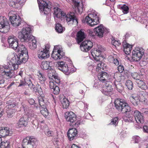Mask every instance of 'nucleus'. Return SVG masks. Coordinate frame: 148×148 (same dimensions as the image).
I'll return each mask as SVG.
<instances>
[{"label":"nucleus","mask_w":148,"mask_h":148,"mask_svg":"<svg viewBox=\"0 0 148 148\" xmlns=\"http://www.w3.org/2000/svg\"><path fill=\"white\" fill-rule=\"evenodd\" d=\"M116 108L119 112L123 113H126L130 112L132 114L133 111L131 112V107L125 101L122 99H116L114 102Z\"/></svg>","instance_id":"nucleus-1"},{"label":"nucleus","mask_w":148,"mask_h":148,"mask_svg":"<svg viewBox=\"0 0 148 148\" xmlns=\"http://www.w3.org/2000/svg\"><path fill=\"white\" fill-rule=\"evenodd\" d=\"M20 57L19 54H16L13 53L11 55V59L10 62L11 64H9L8 66H3L4 68H7L10 71H12L14 72L15 70H16L18 68V64H21Z\"/></svg>","instance_id":"nucleus-2"},{"label":"nucleus","mask_w":148,"mask_h":148,"mask_svg":"<svg viewBox=\"0 0 148 148\" xmlns=\"http://www.w3.org/2000/svg\"><path fill=\"white\" fill-rule=\"evenodd\" d=\"M15 72L12 71H10L8 69V68H4L3 66L0 68V85L4 83L5 78L9 79L15 78Z\"/></svg>","instance_id":"nucleus-3"},{"label":"nucleus","mask_w":148,"mask_h":148,"mask_svg":"<svg viewBox=\"0 0 148 148\" xmlns=\"http://www.w3.org/2000/svg\"><path fill=\"white\" fill-rule=\"evenodd\" d=\"M31 29L29 27H25L18 34V37L22 42H28L31 39H34V37L31 34Z\"/></svg>","instance_id":"nucleus-4"},{"label":"nucleus","mask_w":148,"mask_h":148,"mask_svg":"<svg viewBox=\"0 0 148 148\" xmlns=\"http://www.w3.org/2000/svg\"><path fill=\"white\" fill-rule=\"evenodd\" d=\"M99 14L95 11L89 14L86 17L85 20H82V21L83 23L86 22L88 25L93 27L99 23Z\"/></svg>","instance_id":"nucleus-5"},{"label":"nucleus","mask_w":148,"mask_h":148,"mask_svg":"<svg viewBox=\"0 0 148 148\" xmlns=\"http://www.w3.org/2000/svg\"><path fill=\"white\" fill-rule=\"evenodd\" d=\"M39 9L45 14H47L52 9L51 2L47 0H38Z\"/></svg>","instance_id":"nucleus-6"},{"label":"nucleus","mask_w":148,"mask_h":148,"mask_svg":"<svg viewBox=\"0 0 148 148\" xmlns=\"http://www.w3.org/2000/svg\"><path fill=\"white\" fill-rule=\"evenodd\" d=\"M65 117L67 121L69 122L70 125L74 127H77L80 125V121H77L76 115L72 112H67L65 114Z\"/></svg>","instance_id":"nucleus-7"},{"label":"nucleus","mask_w":148,"mask_h":148,"mask_svg":"<svg viewBox=\"0 0 148 148\" xmlns=\"http://www.w3.org/2000/svg\"><path fill=\"white\" fill-rule=\"evenodd\" d=\"M145 50L141 47H136L132 51L131 62H138L142 58L144 54Z\"/></svg>","instance_id":"nucleus-8"},{"label":"nucleus","mask_w":148,"mask_h":148,"mask_svg":"<svg viewBox=\"0 0 148 148\" xmlns=\"http://www.w3.org/2000/svg\"><path fill=\"white\" fill-rule=\"evenodd\" d=\"M48 76L50 79L49 82V87L51 89H52L55 86H56L55 83L59 85L60 82V77L57 74L54 73V74L49 73Z\"/></svg>","instance_id":"nucleus-9"},{"label":"nucleus","mask_w":148,"mask_h":148,"mask_svg":"<svg viewBox=\"0 0 148 148\" xmlns=\"http://www.w3.org/2000/svg\"><path fill=\"white\" fill-rule=\"evenodd\" d=\"M35 80L34 79L31 78L27 80V84L29 86L31 89H33L36 93H38L40 95L43 94L42 90L40 86L38 84H37L35 87L34 84L35 83Z\"/></svg>","instance_id":"nucleus-10"},{"label":"nucleus","mask_w":148,"mask_h":148,"mask_svg":"<svg viewBox=\"0 0 148 148\" xmlns=\"http://www.w3.org/2000/svg\"><path fill=\"white\" fill-rule=\"evenodd\" d=\"M61 14L60 16V17L61 18H66V21L69 24H77L78 23L76 17L73 15H67L64 12L61 11Z\"/></svg>","instance_id":"nucleus-11"},{"label":"nucleus","mask_w":148,"mask_h":148,"mask_svg":"<svg viewBox=\"0 0 148 148\" xmlns=\"http://www.w3.org/2000/svg\"><path fill=\"white\" fill-rule=\"evenodd\" d=\"M59 48V46H54L51 54L52 58L55 60L60 59L64 57V53Z\"/></svg>","instance_id":"nucleus-12"},{"label":"nucleus","mask_w":148,"mask_h":148,"mask_svg":"<svg viewBox=\"0 0 148 148\" xmlns=\"http://www.w3.org/2000/svg\"><path fill=\"white\" fill-rule=\"evenodd\" d=\"M109 32V29L104 27L102 25H101L94 29L95 33L100 37H102L104 34H108Z\"/></svg>","instance_id":"nucleus-13"},{"label":"nucleus","mask_w":148,"mask_h":148,"mask_svg":"<svg viewBox=\"0 0 148 148\" xmlns=\"http://www.w3.org/2000/svg\"><path fill=\"white\" fill-rule=\"evenodd\" d=\"M93 46V43L91 41L86 40L81 43L80 47L82 51L86 52L90 50Z\"/></svg>","instance_id":"nucleus-14"},{"label":"nucleus","mask_w":148,"mask_h":148,"mask_svg":"<svg viewBox=\"0 0 148 148\" xmlns=\"http://www.w3.org/2000/svg\"><path fill=\"white\" fill-rule=\"evenodd\" d=\"M30 118L27 115H24L21 118L17 123V127L20 128L25 127L27 125Z\"/></svg>","instance_id":"nucleus-15"},{"label":"nucleus","mask_w":148,"mask_h":148,"mask_svg":"<svg viewBox=\"0 0 148 148\" xmlns=\"http://www.w3.org/2000/svg\"><path fill=\"white\" fill-rule=\"evenodd\" d=\"M8 41L10 47L15 50V49L17 48L18 45L16 38L13 36H10L8 37Z\"/></svg>","instance_id":"nucleus-16"},{"label":"nucleus","mask_w":148,"mask_h":148,"mask_svg":"<svg viewBox=\"0 0 148 148\" xmlns=\"http://www.w3.org/2000/svg\"><path fill=\"white\" fill-rule=\"evenodd\" d=\"M10 19L11 23L13 26L16 27L21 23V19L18 15H14L12 16H10Z\"/></svg>","instance_id":"nucleus-17"},{"label":"nucleus","mask_w":148,"mask_h":148,"mask_svg":"<svg viewBox=\"0 0 148 148\" xmlns=\"http://www.w3.org/2000/svg\"><path fill=\"white\" fill-rule=\"evenodd\" d=\"M133 113L135 120L137 123H142L144 122V117L142 113L137 110L134 111Z\"/></svg>","instance_id":"nucleus-18"},{"label":"nucleus","mask_w":148,"mask_h":148,"mask_svg":"<svg viewBox=\"0 0 148 148\" xmlns=\"http://www.w3.org/2000/svg\"><path fill=\"white\" fill-rule=\"evenodd\" d=\"M112 83L110 81H107L103 87L102 92L104 94L108 95L109 92H110L112 90Z\"/></svg>","instance_id":"nucleus-19"},{"label":"nucleus","mask_w":148,"mask_h":148,"mask_svg":"<svg viewBox=\"0 0 148 148\" xmlns=\"http://www.w3.org/2000/svg\"><path fill=\"white\" fill-rule=\"evenodd\" d=\"M51 63H52L51 62L43 61L41 63V67L43 69L49 70L52 73V74H54L55 71L52 68Z\"/></svg>","instance_id":"nucleus-20"},{"label":"nucleus","mask_w":148,"mask_h":148,"mask_svg":"<svg viewBox=\"0 0 148 148\" xmlns=\"http://www.w3.org/2000/svg\"><path fill=\"white\" fill-rule=\"evenodd\" d=\"M105 49L103 47L99 45H97L96 48L92 50L91 54L92 56L95 55L96 56H100L102 52L105 51Z\"/></svg>","instance_id":"nucleus-21"},{"label":"nucleus","mask_w":148,"mask_h":148,"mask_svg":"<svg viewBox=\"0 0 148 148\" xmlns=\"http://www.w3.org/2000/svg\"><path fill=\"white\" fill-rule=\"evenodd\" d=\"M77 130L75 128L70 129L67 133V135L70 141L74 140L77 134Z\"/></svg>","instance_id":"nucleus-22"},{"label":"nucleus","mask_w":148,"mask_h":148,"mask_svg":"<svg viewBox=\"0 0 148 148\" xmlns=\"http://www.w3.org/2000/svg\"><path fill=\"white\" fill-rule=\"evenodd\" d=\"M110 76L106 72H102L101 73L99 74L98 75V78L99 80L103 83L106 82L108 81L110 79Z\"/></svg>","instance_id":"nucleus-23"},{"label":"nucleus","mask_w":148,"mask_h":148,"mask_svg":"<svg viewBox=\"0 0 148 148\" xmlns=\"http://www.w3.org/2000/svg\"><path fill=\"white\" fill-rule=\"evenodd\" d=\"M58 64V69L63 72L64 73H67L68 71V67L67 64L63 61L59 62Z\"/></svg>","instance_id":"nucleus-24"},{"label":"nucleus","mask_w":148,"mask_h":148,"mask_svg":"<svg viewBox=\"0 0 148 148\" xmlns=\"http://www.w3.org/2000/svg\"><path fill=\"white\" fill-rule=\"evenodd\" d=\"M131 102L134 106H137L140 105V102H145L146 99L144 98L143 100L140 99L137 97L132 96L130 97Z\"/></svg>","instance_id":"nucleus-25"},{"label":"nucleus","mask_w":148,"mask_h":148,"mask_svg":"<svg viewBox=\"0 0 148 148\" xmlns=\"http://www.w3.org/2000/svg\"><path fill=\"white\" fill-rule=\"evenodd\" d=\"M9 5L13 8H17L19 5H22L23 1L22 0H10L9 1Z\"/></svg>","instance_id":"nucleus-26"},{"label":"nucleus","mask_w":148,"mask_h":148,"mask_svg":"<svg viewBox=\"0 0 148 148\" xmlns=\"http://www.w3.org/2000/svg\"><path fill=\"white\" fill-rule=\"evenodd\" d=\"M9 128L7 127H1L0 129V136L2 137H5L7 136H10L11 134L10 133Z\"/></svg>","instance_id":"nucleus-27"},{"label":"nucleus","mask_w":148,"mask_h":148,"mask_svg":"<svg viewBox=\"0 0 148 148\" xmlns=\"http://www.w3.org/2000/svg\"><path fill=\"white\" fill-rule=\"evenodd\" d=\"M38 57L40 59L47 58L49 56V52H47L44 49L39 50L38 51Z\"/></svg>","instance_id":"nucleus-28"},{"label":"nucleus","mask_w":148,"mask_h":148,"mask_svg":"<svg viewBox=\"0 0 148 148\" xmlns=\"http://www.w3.org/2000/svg\"><path fill=\"white\" fill-rule=\"evenodd\" d=\"M16 51L19 52V55L28 53V51L25 46L22 44L18 45L16 49H15Z\"/></svg>","instance_id":"nucleus-29"},{"label":"nucleus","mask_w":148,"mask_h":148,"mask_svg":"<svg viewBox=\"0 0 148 148\" xmlns=\"http://www.w3.org/2000/svg\"><path fill=\"white\" fill-rule=\"evenodd\" d=\"M138 86L141 89L145 90L148 88V86L143 81L140 79H137L136 81Z\"/></svg>","instance_id":"nucleus-30"},{"label":"nucleus","mask_w":148,"mask_h":148,"mask_svg":"<svg viewBox=\"0 0 148 148\" xmlns=\"http://www.w3.org/2000/svg\"><path fill=\"white\" fill-rule=\"evenodd\" d=\"M8 24V21L5 17L0 16V29L3 28Z\"/></svg>","instance_id":"nucleus-31"},{"label":"nucleus","mask_w":148,"mask_h":148,"mask_svg":"<svg viewBox=\"0 0 148 148\" xmlns=\"http://www.w3.org/2000/svg\"><path fill=\"white\" fill-rule=\"evenodd\" d=\"M123 50L125 53L127 55H129L131 53L132 46L130 45L125 42L123 43Z\"/></svg>","instance_id":"nucleus-32"},{"label":"nucleus","mask_w":148,"mask_h":148,"mask_svg":"<svg viewBox=\"0 0 148 148\" xmlns=\"http://www.w3.org/2000/svg\"><path fill=\"white\" fill-rule=\"evenodd\" d=\"M77 42L79 44L85 38L84 33L81 31H79L77 34Z\"/></svg>","instance_id":"nucleus-33"},{"label":"nucleus","mask_w":148,"mask_h":148,"mask_svg":"<svg viewBox=\"0 0 148 148\" xmlns=\"http://www.w3.org/2000/svg\"><path fill=\"white\" fill-rule=\"evenodd\" d=\"M29 43V47L31 50H34L36 48V42L37 41L36 40L34 39H31Z\"/></svg>","instance_id":"nucleus-34"},{"label":"nucleus","mask_w":148,"mask_h":148,"mask_svg":"<svg viewBox=\"0 0 148 148\" xmlns=\"http://www.w3.org/2000/svg\"><path fill=\"white\" fill-rule=\"evenodd\" d=\"M54 17L55 18V17L59 18L60 17V16L61 14V10L58 8V7H55L53 8Z\"/></svg>","instance_id":"nucleus-35"},{"label":"nucleus","mask_w":148,"mask_h":148,"mask_svg":"<svg viewBox=\"0 0 148 148\" xmlns=\"http://www.w3.org/2000/svg\"><path fill=\"white\" fill-rule=\"evenodd\" d=\"M61 102L63 108L66 109L69 105V102L68 100L64 97L61 100Z\"/></svg>","instance_id":"nucleus-36"},{"label":"nucleus","mask_w":148,"mask_h":148,"mask_svg":"<svg viewBox=\"0 0 148 148\" xmlns=\"http://www.w3.org/2000/svg\"><path fill=\"white\" fill-rule=\"evenodd\" d=\"M19 56L21 59V64L22 63H25L28 59L29 56L28 53L19 55Z\"/></svg>","instance_id":"nucleus-37"},{"label":"nucleus","mask_w":148,"mask_h":148,"mask_svg":"<svg viewBox=\"0 0 148 148\" xmlns=\"http://www.w3.org/2000/svg\"><path fill=\"white\" fill-rule=\"evenodd\" d=\"M6 112L7 116L9 118H12L15 112V110L10 108H6Z\"/></svg>","instance_id":"nucleus-38"},{"label":"nucleus","mask_w":148,"mask_h":148,"mask_svg":"<svg viewBox=\"0 0 148 148\" xmlns=\"http://www.w3.org/2000/svg\"><path fill=\"white\" fill-rule=\"evenodd\" d=\"M55 29L58 33H62L65 30V28L63 27L62 25L60 23H57L55 26Z\"/></svg>","instance_id":"nucleus-39"},{"label":"nucleus","mask_w":148,"mask_h":148,"mask_svg":"<svg viewBox=\"0 0 148 148\" xmlns=\"http://www.w3.org/2000/svg\"><path fill=\"white\" fill-rule=\"evenodd\" d=\"M8 104L6 106V108H14L16 106V103L13 99H11L6 102Z\"/></svg>","instance_id":"nucleus-40"},{"label":"nucleus","mask_w":148,"mask_h":148,"mask_svg":"<svg viewBox=\"0 0 148 148\" xmlns=\"http://www.w3.org/2000/svg\"><path fill=\"white\" fill-rule=\"evenodd\" d=\"M10 143L8 140H5L3 142L1 140V143H0V148H9Z\"/></svg>","instance_id":"nucleus-41"},{"label":"nucleus","mask_w":148,"mask_h":148,"mask_svg":"<svg viewBox=\"0 0 148 148\" xmlns=\"http://www.w3.org/2000/svg\"><path fill=\"white\" fill-rule=\"evenodd\" d=\"M38 73V75L40 83L41 84L44 85L45 82L46 80L45 77L43 74L40 72H39Z\"/></svg>","instance_id":"nucleus-42"},{"label":"nucleus","mask_w":148,"mask_h":148,"mask_svg":"<svg viewBox=\"0 0 148 148\" xmlns=\"http://www.w3.org/2000/svg\"><path fill=\"white\" fill-rule=\"evenodd\" d=\"M40 112L41 114L45 117H46L48 115V111L46 108V106L45 107L43 106V107H42L41 109Z\"/></svg>","instance_id":"nucleus-43"},{"label":"nucleus","mask_w":148,"mask_h":148,"mask_svg":"<svg viewBox=\"0 0 148 148\" xmlns=\"http://www.w3.org/2000/svg\"><path fill=\"white\" fill-rule=\"evenodd\" d=\"M72 1L73 2L75 6L77 7L79 12H82L83 8L82 7L79 6V2L78 1V0H72Z\"/></svg>","instance_id":"nucleus-44"},{"label":"nucleus","mask_w":148,"mask_h":148,"mask_svg":"<svg viewBox=\"0 0 148 148\" xmlns=\"http://www.w3.org/2000/svg\"><path fill=\"white\" fill-rule=\"evenodd\" d=\"M44 132L45 134L48 136H52L54 135L53 132L48 128H45Z\"/></svg>","instance_id":"nucleus-45"},{"label":"nucleus","mask_w":148,"mask_h":148,"mask_svg":"<svg viewBox=\"0 0 148 148\" xmlns=\"http://www.w3.org/2000/svg\"><path fill=\"white\" fill-rule=\"evenodd\" d=\"M126 85L129 90H132L133 87V84L132 82L130 80H128L127 81Z\"/></svg>","instance_id":"nucleus-46"},{"label":"nucleus","mask_w":148,"mask_h":148,"mask_svg":"<svg viewBox=\"0 0 148 148\" xmlns=\"http://www.w3.org/2000/svg\"><path fill=\"white\" fill-rule=\"evenodd\" d=\"M38 99L39 104L41 107H43V106L45 107V103L44 102V100L43 99L42 97H40Z\"/></svg>","instance_id":"nucleus-47"},{"label":"nucleus","mask_w":148,"mask_h":148,"mask_svg":"<svg viewBox=\"0 0 148 148\" xmlns=\"http://www.w3.org/2000/svg\"><path fill=\"white\" fill-rule=\"evenodd\" d=\"M114 84L116 86V89L117 90V91L120 92H122V90H123V87L121 85V84H117L116 85V82H114Z\"/></svg>","instance_id":"nucleus-48"},{"label":"nucleus","mask_w":148,"mask_h":148,"mask_svg":"<svg viewBox=\"0 0 148 148\" xmlns=\"http://www.w3.org/2000/svg\"><path fill=\"white\" fill-rule=\"evenodd\" d=\"M52 91H53V93L55 95H58L59 93L60 90L59 87L58 85L55 86L54 88L52 89Z\"/></svg>","instance_id":"nucleus-49"},{"label":"nucleus","mask_w":148,"mask_h":148,"mask_svg":"<svg viewBox=\"0 0 148 148\" xmlns=\"http://www.w3.org/2000/svg\"><path fill=\"white\" fill-rule=\"evenodd\" d=\"M132 139L134 143H138L140 140V138L138 136H135L132 137Z\"/></svg>","instance_id":"nucleus-50"},{"label":"nucleus","mask_w":148,"mask_h":148,"mask_svg":"<svg viewBox=\"0 0 148 148\" xmlns=\"http://www.w3.org/2000/svg\"><path fill=\"white\" fill-rule=\"evenodd\" d=\"M28 101L29 103L31 105H34V107L37 108L38 107V105L36 103H35L34 100L32 98L29 99H28Z\"/></svg>","instance_id":"nucleus-51"},{"label":"nucleus","mask_w":148,"mask_h":148,"mask_svg":"<svg viewBox=\"0 0 148 148\" xmlns=\"http://www.w3.org/2000/svg\"><path fill=\"white\" fill-rule=\"evenodd\" d=\"M121 8L122 9L124 13L127 14L128 13L129 8L127 6L124 5L121 7Z\"/></svg>","instance_id":"nucleus-52"},{"label":"nucleus","mask_w":148,"mask_h":148,"mask_svg":"<svg viewBox=\"0 0 148 148\" xmlns=\"http://www.w3.org/2000/svg\"><path fill=\"white\" fill-rule=\"evenodd\" d=\"M118 118L117 117H115L114 118L112 119L111 121L110 124L116 125V123L117 124L118 123Z\"/></svg>","instance_id":"nucleus-53"},{"label":"nucleus","mask_w":148,"mask_h":148,"mask_svg":"<svg viewBox=\"0 0 148 148\" xmlns=\"http://www.w3.org/2000/svg\"><path fill=\"white\" fill-rule=\"evenodd\" d=\"M103 63H102L101 62H98L97 63V66L96 68V70L97 71H99V70H101V69H103V67H102L103 65Z\"/></svg>","instance_id":"nucleus-54"},{"label":"nucleus","mask_w":148,"mask_h":148,"mask_svg":"<svg viewBox=\"0 0 148 148\" xmlns=\"http://www.w3.org/2000/svg\"><path fill=\"white\" fill-rule=\"evenodd\" d=\"M117 69L120 73H122L124 71V67L123 65H119L117 67Z\"/></svg>","instance_id":"nucleus-55"},{"label":"nucleus","mask_w":148,"mask_h":148,"mask_svg":"<svg viewBox=\"0 0 148 148\" xmlns=\"http://www.w3.org/2000/svg\"><path fill=\"white\" fill-rule=\"evenodd\" d=\"M93 55L94 56H92L94 58L95 60L98 63V62H101V59L99 58V57H102V55H101L100 56H96L94 55Z\"/></svg>","instance_id":"nucleus-56"},{"label":"nucleus","mask_w":148,"mask_h":148,"mask_svg":"<svg viewBox=\"0 0 148 148\" xmlns=\"http://www.w3.org/2000/svg\"><path fill=\"white\" fill-rule=\"evenodd\" d=\"M113 62L114 64L116 65H118L119 64V62L118 60L116 58H114V57L112 58Z\"/></svg>","instance_id":"nucleus-57"},{"label":"nucleus","mask_w":148,"mask_h":148,"mask_svg":"<svg viewBox=\"0 0 148 148\" xmlns=\"http://www.w3.org/2000/svg\"><path fill=\"white\" fill-rule=\"evenodd\" d=\"M132 77H133L134 79H136V81L137 79H139L137 78V77H138V74L136 73H134L132 74Z\"/></svg>","instance_id":"nucleus-58"},{"label":"nucleus","mask_w":148,"mask_h":148,"mask_svg":"<svg viewBox=\"0 0 148 148\" xmlns=\"http://www.w3.org/2000/svg\"><path fill=\"white\" fill-rule=\"evenodd\" d=\"M126 117L129 119L130 121H132L133 117L132 116V115L129 114H127Z\"/></svg>","instance_id":"nucleus-59"},{"label":"nucleus","mask_w":148,"mask_h":148,"mask_svg":"<svg viewBox=\"0 0 148 148\" xmlns=\"http://www.w3.org/2000/svg\"><path fill=\"white\" fill-rule=\"evenodd\" d=\"M50 47V46L49 44H47L45 46L44 48H43L42 49H44L45 51H46L47 52H49V49Z\"/></svg>","instance_id":"nucleus-60"},{"label":"nucleus","mask_w":148,"mask_h":148,"mask_svg":"<svg viewBox=\"0 0 148 148\" xmlns=\"http://www.w3.org/2000/svg\"><path fill=\"white\" fill-rule=\"evenodd\" d=\"M143 131L148 134V125H145L143 127Z\"/></svg>","instance_id":"nucleus-61"},{"label":"nucleus","mask_w":148,"mask_h":148,"mask_svg":"<svg viewBox=\"0 0 148 148\" xmlns=\"http://www.w3.org/2000/svg\"><path fill=\"white\" fill-rule=\"evenodd\" d=\"M25 81H23L21 82L18 86V87L21 86H24L25 85Z\"/></svg>","instance_id":"nucleus-62"},{"label":"nucleus","mask_w":148,"mask_h":148,"mask_svg":"<svg viewBox=\"0 0 148 148\" xmlns=\"http://www.w3.org/2000/svg\"><path fill=\"white\" fill-rule=\"evenodd\" d=\"M71 148H80L79 147L77 146L76 145L73 144L71 147Z\"/></svg>","instance_id":"nucleus-63"},{"label":"nucleus","mask_w":148,"mask_h":148,"mask_svg":"<svg viewBox=\"0 0 148 148\" xmlns=\"http://www.w3.org/2000/svg\"><path fill=\"white\" fill-rule=\"evenodd\" d=\"M14 84V82H12L11 84H10L8 86L7 88L9 89Z\"/></svg>","instance_id":"nucleus-64"}]
</instances>
